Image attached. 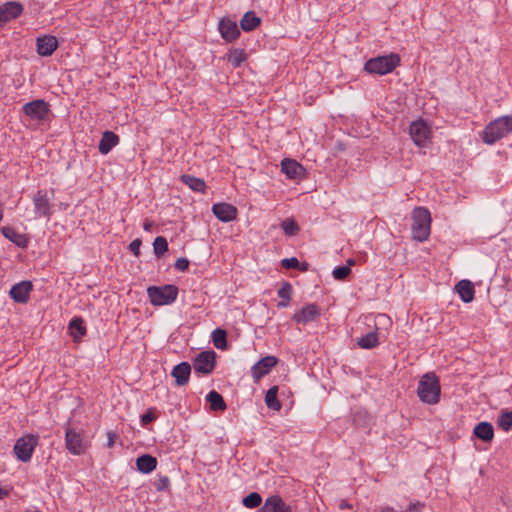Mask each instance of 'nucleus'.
Wrapping results in <instances>:
<instances>
[{"mask_svg": "<svg viewBox=\"0 0 512 512\" xmlns=\"http://www.w3.org/2000/svg\"><path fill=\"white\" fill-rule=\"evenodd\" d=\"M153 250H154V254L158 258L163 256L164 253L167 252V250H168V243H167L166 238L163 236L156 237L153 242Z\"/></svg>", "mask_w": 512, "mask_h": 512, "instance_id": "38", "label": "nucleus"}, {"mask_svg": "<svg viewBox=\"0 0 512 512\" xmlns=\"http://www.w3.org/2000/svg\"><path fill=\"white\" fill-rule=\"evenodd\" d=\"M22 111L29 124L34 128H39L50 121V105L43 99H36L25 103Z\"/></svg>", "mask_w": 512, "mask_h": 512, "instance_id": "2", "label": "nucleus"}, {"mask_svg": "<svg viewBox=\"0 0 512 512\" xmlns=\"http://www.w3.org/2000/svg\"><path fill=\"white\" fill-rule=\"evenodd\" d=\"M58 48V40L53 35L39 36L36 39V50L40 56H51Z\"/></svg>", "mask_w": 512, "mask_h": 512, "instance_id": "18", "label": "nucleus"}, {"mask_svg": "<svg viewBox=\"0 0 512 512\" xmlns=\"http://www.w3.org/2000/svg\"><path fill=\"white\" fill-rule=\"evenodd\" d=\"M107 438H108V441H107V446L109 448H112L115 444V441H116V438H117V434L113 431H109L107 433Z\"/></svg>", "mask_w": 512, "mask_h": 512, "instance_id": "47", "label": "nucleus"}, {"mask_svg": "<svg viewBox=\"0 0 512 512\" xmlns=\"http://www.w3.org/2000/svg\"><path fill=\"white\" fill-rule=\"evenodd\" d=\"M496 423L500 429L508 432L512 428V411H502Z\"/></svg>", "mask_w": 512, "mask_h": 512, "instance_id": "37", "label": "nucleus"}, {"mask_svg": "<svg viewBox=\"0 0 512 512\" xmlns=\"http://www.w3.org/2000/svg\"><path fill=\"white\" fill-rule=\"evenodd\" d=\"M120 138L112 131H105L100 139L98 150L101 154L107 155L116 145L119 144Z\"/></svg>", "mask_w": 512, "mask_h": 512, "instance_id": "22", "label": "nucleus"}, {"mask_svg": "<svg viewBox=\"0 0 512 512\" xmlns=\"http://www.w3.org/2000/svg\"><path fill=\"white\" fill-rule=\"evenodd\" d=\"M68 331L74 341H79L86 335L87 329L82 317H73L68 324Z\"/></svg>", "mask_w": 512, "mask_h": 512, "instance_id": "25", "label": "nucleus"}, {"mask_svg": "<svg viewBox=\"0 0 512 512\" xmlns=\"http://www.w3.org/2000/svg\"><path fill=\"white\" fill-rule=\"evenodd\" d=\"M281 266L285 269H299L300 262L297 258H285L281 261Z\"/></svg>", "mask_w": 512, "mask_h": 512, "instance_id": "43", "label": "nucleus"}, {"mask_svg": "<svg viewBox=\"0 0 512 512\" xmlns=\"http://www.w3.org/2000/svg\"><path fill=\"white\" fill-rule=\"evenodd\" d=\"M357 344L362 349H373L379 345L377 329L358 339Z\"/></svg>", "mask_w": 512, "mask_h": 512, "instance_id": "33", "label": "nucleus"}, {"mask_svg": "<svg viewBox=\"0 0 512 512\" xmlns=\"http://www.w3.org/2000/svg\"><path fill=\"white\" fill-rule=\"evenodd\" d=\"M278 363V359L275 356L269 355L260 359L251 368V375L254 381L257 383L261 378L270 373L273 367Z\"/></svg>", "mask_w": 512, "mask_h": 512, "instance_id": "13", "label": "nucleus"}, {"mask_svg": "<svg viewBox=\"0 0 512 512\" xmlns=\"http://www.w3.org/2000/svg\"><path fill=\"white\" fill-rule=\"evenodd\" d=\"M400 63V57L396 53H391L385 56H378L375 58L369 59L365 65L364 69L368 73L385 75L391 73Z\"/></svg>", "mask_w": 512, "mask_h": 512, "instance_id": "6", "label": "nucleus"}, {"mask_svg": "<svg viewBox=\"0 0 512 512\" xmlns=\"http://www.w3.org/2000/svg\"><path fill=\"white\" fill-rule=\"evenodd\" d=\"M216 353L213 350L202 351L193 359L194 371L201 375H208L215 368Z\"/></svg>", "mask_w": 512, "mask_h": 512, "instance_id": "9", "label": "nucleus"}, {"mask_svg": "<svg viewBox=\"0 0 512 512\" xmlns=\"http://www.w3.org/2000/svg\"><path fill=\"white\" fill-rule=\"evenodd\" d=\"M321 315V309L318 305L310 303L294 313L292 320L297 324H308L316 321Z\"/></svg>", "mask_w": 512, "mask_h": 512, "instance_id": "12", "label": "nucleus"}, {"mask_svg": "<svg viewBox=\"0 0 512 512\" xmlns=\"http://www.w3.org/2000/svg\"><path fill=\"white\" fill-rule=\"evenodd\" d=\"M37 443L38 437L32 434H27L19 438L14 445V453L17 459L22 462L29 461Z\"/></svg>", "mask_w": 512, "mask_h": 512, "instance_id": "8", "label": "nucleus"}, {"mask_svg": "<svg viewBox=\"0 0 512 512\" xmlns=\"http://www.w3.org/2000/svg\"><path fill=\"white\" fill-rule=\"evenodd\" d=\"M154 224L152 221H149V220H146L144 223H143V228L145 231H151L152 228H153Z\"/></svg>", "mask_w": 512, "mask_h": 512, "instance_id": "48", "label": "nucleus"}, {"mask_svg": "<svg viewBox=\"0 0 512 512\" xmlns=\"http://www.w3.org/2000/svg\"><path fill=\"white\" fill-rule=\"evenodd\" d=\"M154 487L157 491H167L170 488V479L168 476L161 475L154 482Z\"/></svg>", "mask_w": 512, "mask_h": 512, "instance_id": "42", "label": "nucleus"}, {"mask_svg": "<svg viewBox=\"0 0 512 512\" xmlns=\"http://www.w3.org/2000/svg\"><path fill=\"white\" fill-rule=\"evenodd\" d=\"M141 240L140 239H134L130 244H129V250L136 256L138 257L140 255V246H141Z\"/></svg>", "mask_w": 512, "mask_h": 512, "instance_id": "45", "label": "nucleus"}, {"mask_svg": "<svg viewBox=\"0 0 512 512\" xmlns=\"http://www.w3.org/2000/svg\"><path fill=\"white\" fill-rule=\"evenodd\" d=\"M90 446L82 429L67 426L65 429V447L73 455H83Z\"/></svg>", "mask_w": 512, "mask_h": 512, "instance_id": "7", "label": "nucleus"}, {"mask_svg": "<svg viewBox=\"0 0 512 512\" xmlns=\"http://www.w3.org/2000/svg\"><path fill=\"white\" fill-rule=\"evenodd\" d=\"M218 30L226 42H234L240 36V30L236 22L229 18H222L219 21Z\"/></svg>", "mask_w": 512, "mask_h": 512, "instance_id": "16", "label": "nucleus"}, {"mask_svg": "<svg viewBox=\"0 0 512 512\" xmlns=\"http://www.w3.org/2000/svg\"><path fill=\"white\" fill-rule=\"evenodd\" d=\"M355 264V260L354 259H348L347 260V265L346 266H349L351 268V266H353Z\"/></svg>", "mask_w": 512, "mask_h": 512, "instance_id": "50", "label": "nucleus"}, {"mask_svg": "<svg viewBox=\"0 0 512 512\" xmlns=\"http://www.w3.org/2000/svg\"><path fill=\"white\" fill-rule=\"evenodd\" d=\"M9 495V491L0 487V500L7 497Z\"/></svg>", "mask_w": 512, "mask_h": 512, "instance_id": "49", "label": "nucleus"}, {"mask_svg": "<svg viewBox=\"0 0 512 512\" xmlns=\"http://www.w3.org/2000/svg\"><path fill=\"white\" fill-rule=\"evenodd\" d=\"M278 386H273L266 392L265 403L269 409L279 411L282 407L280 401L277 399Z\"/></svg>", "mask_w": 512, "mask_h": 512, "instance_id": "34", "label": "nucleus"}, {"mask_svg": "<svg viewBox=\"0 0 512 512\" xmlns=\"http://www.w3.org/2000/svg\"><path fill=\"white\" fill-rule=\"evenodd\" d=\"M178 293V287L172 284L150 286L147 288V295L153 306H164L174 303Z\"/></svg>", "mask_w": 512, "mask_h": 512, "instance_id": "5", "label": "nucleus"}, {"mask_svg": "<svg viewBox=\"0 0 512 512\" xmlns=\"http://www.w3.org/2000/svg\"><path fill=\"white\" fill-rule=\"evenodd\" d=\"M257 512H293L292 507L287 504L281 496L271 495L267 497Z\"/></svg>", "mask_w": 512, "mask_h": 512, "instance_id": "15", "label": "nucleus"}, {"mask_svg": "<svg viewBox=\"0 0 512 512\" xmlns=\"http://www.w3.org/2000/svg\"><path fill=\"white\" fill-rule=\"evenodd\" d=\"M212 342L217 349H227V333L221 328H217L212 332Z\"/></svg>", "mask_w": 512, "mask_h": 512, "instance_id": "35", "label": "nucleus"}, {"mask_svg": "<svg viewBox=\"0 0 512 512\" xmlns=\"http://www.w3.org/2000/svg\"><path fill=\"white\" fill-rule=\"evenodd\" d=\"M32 289L33 285L30 281H22L13 285L9 294L15 302L24 304L29 301Z\"/></svg>", "mask_w": 512, "mask_h": 512, "instance_id": "19", "label": "nucleus"}, {"mask_svg": "<svg viewBox=\"0 0 512 512\" xmlns=\"http://www.w3.org/2000/svg\"><path fill=\"white\" fill-rule=\"evenodd\" d=\"M473 434L484 442H491L494 438V428L489 422L478 423L473 430Z\"/></svg>", "mask_w": 512, "mask_h": 512, "instance_id": "26", "label": "nucleus"}, {"mask_svg": "<svg viewBox=\"0 0 512 512\" xmlns=\"http://www.w3.org/2000/svg\"><path fill=\"white\" fill-rule=\"evenodd\" d=\"M23 12V6L19 2L10 1L0 5V27L18 18Z\"/></svg>", "mask_w": 512, "mask_h": 512, "instance_id": "14", "label": "nucleus"}, {"mask_svg": "<svg viewBox=\"0 0 512 512\" xmlns=\"http://www.w3.org/2000/svg\"><path fill=\"white\" fill-rule=\"evenodd\" d=\"M281 171L287 178L293 180L301 179L304 175L303 166L294 159H283L281 162Z\"/></svg>", "mask_w": 512, "mask_h": 512, "instance_id": "20", "label": "nucleus"}, {"mask_svg": "<svg viewBox=\"0 0 512 512\" xmlns=\"http://www.w3.org/2000/svg\"><path fill=\"white\" fill-rule=\"evenodd\" d=\"M283 232L288 236H294L299 232V226L293 219H285L281 223Z\"/></svg>", "mask_w": 512, "mask_h": 512, "instance_id": "39", "label": "nucleus"}, {"mask_svg": "<svg viewBox=\"0 0 512 512\" xmlns=\"http://www.w3.org/2000/svg\"><path fill=\"white\" fill-rule=\"evenodd\" d=\"M136 466L140 472L148 474L156 469L157 459L149 454H144L137 458Z\"/></svg>", "mask_w": 512, "mask_h": 512, "instance_id": "27", "label": "nucleus"}, {"mask_svg": "<svg viewBox=\"0 0 512 512\" xmlns=\"http://www.w3.org/2000/svg\"><path fill=\"white\" fill-rule=\"evenodd\" d=\"M409 133L413 142L418 147H426L427 140L431 135V130L427 123L420 119L410 124Z\"/></svg>", "mask_w": 512, "mask_h": 512, "instance_id": "11", "label": "nucleus"}, {"mask_svg": "<svg viewBox=\"0 0 512 512\" xmlns=\"http://www.w3.org/2000/svg\"><path fill=\"white\" fill-rule=\"evenodd\" d=\"M350 273L351 268L349 266H339L333 270L332 275L336 280L343 281L349 276Z\"/></svg>", "mask_w": 512, "mask_h": 512, "instance_id": "41", "label": "nucleus"}, {"mask_svg": "<svg viewBox=\"0 0 512 512\" xmlns=\"http://www.w3.org/2000/svg\"><path fill=\"white\" fill-rule=\"evenodd\" d=\"M431 215L427 208L417 207L412 212V237L414 240L423 242L430 235Z\"/></svg>", "mask_w": 512, "mask_h": 512, "instance_id": "4", "label": "nucleus"}, {"mask_svg": "<svg viewBox=\"0 0 512 512\" xmlns=\"http://www.w3.org/2000/svg\"><path fill=\"white\" fill-rule=\"evenodd\" d=\"M227 60L234 68L240 67L247 60V53L242 48H232L229 50Z\"/></svg>", "mask_w": 512, "mask_h": 512, "instance_id": "30", "label": "nucleus"}, {"mask_svg": "<svg viewBox=\"0 0 512 512\" xmlns=\"http://www.w3.org/2000/svg\"><path fill=\"white\" fill-rule=\"evenodd\" d=\"M422 508H423V504L420 503V502H416V503H411L406 512H421L422 511Z\"/></svg>", "mask_w": 512, "mask_h": 512, "instance_id": "46", "label": "nucleus"}, {"mask_svg": "<svg viewBox=\"0 0 512 512\" xmlns=\"http://www.w3.org/2000/svg\"><path fill=\"white\" fill-rule=\"evenodd\" d=\"M441 386L438 376L433 372L424 374L419 380L417 395L426 404L434 405L440 400Z\"/></svg>", "mask_w": 512, "mask_h": 512, "instance_id": "1", "label": "nucleus"}, {"mask_svg": "<svg viewBox=\"0 0 512 512\" xmlns=\"http://www.w3.org/2000/svg\"><path fill=\"white\" fill-rule=\"evenodd\" d=\"M2 219H3V206L0 203V222L2 221Z\"/></svg>", "mask_w": 512, "mask_h": 512, "instance_id": "52", "label": "nucleus"}, {"mask_svg": "<svg viewBox=\"0 0 512 512\" xmlns=\"http://www.w3.org/2000/svg\"><path fill=\"white\" fill-rule=\"evenodd\" d=\"M292 293H293L292 285L289 282H283L277 292L278 296L281 298V301L277 304V307H279V308L288 307L290 304Z\"/></svg>", "mask_w": 512, "mask_h": 512, "instance_id": "32", "label": "nucleus"}, {"mask_svg": "<svg viewBox=\"0 0 512 512\" xmlns=\"http://www.w3.org/2000/svg\"><path fill=\"white\" fill-rule=\"evenodd\" d=\"M180 181L187 185L191 190L195 192L204 193L206 189V183L203 179L197 178L193 175L183 174L180 177Z\"/></svg>", "mask_w": 512, "mask_h": 512, "instance_id": "29", "label": "nucleus"}, {"mask_svg": "<svg viewBox=\"0 0 512 512\" xmlns=\"http://www.w3.org/2000/svg\"><path fill=\"white\" fill-rule=\"evenodd\" d=\"M157 417V409L155 407H150L144 414L141 415V425L143 427H146L147 425L155 421Z\"/></svg>", "mask_w": 512, "mask_h": 512, "instance_id": "40", "label": "nucleus"}, {"mask_svg": "<svg viewBox=\"0 0 512 512\" xmlns=\"http://www.w3.org/2000/svg\"><path fill=\"white\" fill-rule=\"evenodd\" d=\"M206 401L209 403L210 409L213 411H224L227 407L222 395L215 390H212L207 394Z\"/></svg>", "mask_w": 512, "mask_h": 512, "instance_id": "31", "label": "nucleus"}, {"mask_svg": "<svg viewBox=\"0 0 512 512\" xmlns=\"http://www.w3.org/2000/svg\"><path fill=\"white\" fill-rule=\"evenodd\" d=\"M191 374V366L188 362H181L177 364L171 375L175 378L176 385L184 386L188 383Z\"/></svg>", "mask_w": 512, "mask_h": 512, "instance_id": "23", "label": "nucleus"}, {"mask_svg": "<svg viewBox=\"0 0 512 512\" xmlns=\"http://www.w3.org/2000/svg\"><path fill=\"white\" fill-rule=\"evenodd\" d=\"M455 290L458 292V294L463 302L470 303L474 300L475 288L471 281H469V280L459 281L455 286Z\"/></svg>", "mask_w": 512, "mask_h": 512, "instance_id": "24", "label": "nucleus"}, {"mask_svg": "<svg viewBox=\"0 0 512 512\" xmlns=\"http://www.w3.org/2000/svg\"><path fill=\"white\" fill-rule=\"evenodd\" d=\"M2 235L14 243L17 247L26 248L29 243V238L26 234L16 231L13 227L4 226L1 228Z\"/></svg>", "mask_w": 512, "mask_h": 512, "instance_id": "21", "label": "nucleus"}, {"mask_svg": "<svg viewBox=\"0 0 512 512\" xmlns=\"http://www.w3.org/2000/svg\"><path fill=\"white\" fill-rule=\"evenodd\" d=\"M212 212L217 219L227 223L236 219L238 210L232 204L221 202L213 204Z\"/></svg>", "mask_w": 512, "mask_h": 512, "instance_id": "17", "label": "nucleus"}, {"mask_svg": "<svg viewBox=\"0 0 512 512\" xmlns=\"http://www.w3.org/2000/svg\"><path fill=\"white\" fill-rule=\"evenodd\" d=\"M33 204L36 218L45 217L50 219L52 215V203L47 190H38L33 196Z\"/></svg>", "mask_w": 512, "mask_h": 512, "instance_id": "10", "label": "nucleus"}, {"mask_svg": "<svg viewBox=\"0 0 512 512\" xmlns=\"http://www.w3.org/2000/svg\"><path fill=\"white\" fill-rule=\"evenodd\" d=\"M261 24V19L253 11L246 12L240 20V27L245 32L255 30Z\"/></svg>", "mask_w": 512, "mask_h": 512, "instance_id": "28", "label": "nucleus"}, {"mask_svg": "<svg viewBox=\"0 0 512 512\" xmlns=\"http://www.w3.org/2000/svg\"><path fill=\"white\" fill-rule=\"evenodd\" d=\"M510 133H512V116H501L485 127L481 133V139L484 143L493 145Z\"/></svg>", "mask_w": 512, "mask_h": 512, "instance_id": "3", "label": "nucleus"}, {"mask_svg": "<svg viewBox=\"0 0 512 512\" xmlns=\"http://www.w3.org/2000/svg\"><path fill=\"white\" fill-rule=\"evenodd\" d=\"M175 269L178 271H186L189 268V261L186 258H178L174 264Z\"/></svg>", "mask_w": 512, "mask_h": 512, "instance_id": "44", "label": "nucleus"}, {"mask_svg": "<svg viewBox=\"0 0 512 512\" xmlns=\"http://www.w3.org/2000/svg\"><path fill=\"white\" fill-rule=\"evenodd\" d=\"M242 504L248 509L260 508L262 506V497L258 492H252L242 499Z\"/></svg>", "mask_w": 512, "mask_h": 512, "instance_id": "36", "label": "nucleus"}, {"mask_svg": "<svg viewBox=\"0 0 512 512\" xmlns=\"http://www.w3.org/2000/svg\"><path fill=\"white\" fill-rule=\"evenodd\" d=\"M381 512H396V511L393 508H391V507H385V508L382 509Z\"/></svg>", "mask_w": 512, "mask_h": 512, "instance_id": "51", "label": "nucleus"}]
</instances>
